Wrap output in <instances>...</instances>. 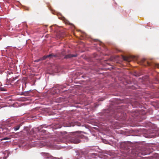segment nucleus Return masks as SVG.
<instances>
[{
	"instance_id": "nucleus-1",
	"label": "nucleus",
	"mask_w": 159,
	"mask_h": 159,
	"mask_svg": "<svg viewBox=\"0 0 159 159\" xmlns=\"http://www.w3.org/2000/svg\"><path fill=\"white\" fill-rule=\"evenodd\" d=\"M121 113H120L118 112L117 113L116 115L115 116H113L117 120H120V119H124V118H123V117L121 116Z\"/></svg>"
},
{
	"instance_id": "nucleus-2",
	"label": "nucleus",
	"mask_w": 159,
	"mask_h": 159,
	"mask_svg": "<svg viewBox=\"0 0 159 159\" xmlns=\"http://www.w3.org/2000/svg\"><path fill=\"white\" fill-rule=\"evenodd\" d=\"M46 159H56V158L53 157L52 156H50L48 154L46 153H42Z\"/></svg>"
},
{
	"instance_id": "nucleus-3",
	"label": "nucleus",
	"mask_w": 159,
	"mask_h": 159,
	"mask_svg": "<svg viewBox=\"0 0 159 159\" xmlns=\"http://www.w3.org/2000/svg\"><path fill=\"white\" fill-rule=\"evenodd\" d=\"M122 57L124 60L128 62H129L131 60V58L130 57L125 56L122 55Z\"/></svg>"
},
{
	"instance_id": "nucleus-4",
	"label": "nucleus",
	"mask_w": 159,
	"mask_h": 159,
	"mask_svg": "<svg viewBox=\"0 0 159 159\" xmlns=\"http://www.w3.org/2000/svg\"><path fill=\"white\" fill-rule=\"evenodd\" d=\"M79 136L77 137V139H73L71 140V142L74 143H79L80 140L79 139Z\"/></svg>"
},
{
	"instance_id": "nucleus-5",
	"label": "nucleus",
	"mask_w": 159,
	"mask_h": 159,
	"mask_svg": "<svg viewBox=\"0 0 159 159\" xmlns=\"http://www.w3.org/2000/svg\"><path fill=\"white\" fill-rule=\"evenodd\" d=\"M76 55H71V54H69L67 55L66 56L65 58H70L72 57H76Z\"/></svg>"
},
{
	"instance_id": "nucleus-6",
	"label": "nucleus",
	"mask_w": 159,
	"mask_h": 159,
	"mask_svg": "<svg viewBox=\"0 0 159 159\" xmlns=\"http://www.w3.org/2000/svg\"><path fill=\"white\" fill-rule=\"evenodd\" d=\"M52 54H50L49 55H47L46 56H44L43 57L42 60H44L46 59L47 57H50L52 56Z\"/></svg>"
},
{
	"instance_id": "nucleus-7",
	"label": "nucleus",
	"mask_w": 159,
	"mask_h": 159,
	"mask_svg": "<svg viewBox=\"0 0 159 159\" xmlns=\"http://www.w3.org/2000/svg\"><path fill=\"white\" fill-rule=\"evenodd\" d=\"M20 126V125H18L17 126H16V127H15L14 128V130L15 131H16V130H18L19 129Z\"/></svg>"
},
{
	"instance_id": "nucleus-8",
	"label": "nucleus",
	"mask_w": 159,
	"mask_h": 159,
	"mask_svg": "<svg viewBox=\"0 0 159 159\" xmlns=\"http://www.w3.org/2000/svg\"><path fill=\"white\" fill-rule=\"evenodd\" d=\"M155 66L156 67L159 68V65L158 64H156L155 65Z\"/></svg>"
},
{
	"instance_id": "nucleus-9",
	"label": "nucleus",
	"mask_w": 159,
	"mask_h": 159,
	"mask_svg": "<svg viewBox=\"0 0 159 159\" xmlns=\"http://www.w3.org/2000/svg\"><path fill=\"white\" fill-rule=\"evenodd\" d=\"M145 61V59H143L141 61L142 63H143Z\"/></svg>"
},
{
	"instance_id": "nucleus-10",
	"label": "nucleus",
	"mask_w": 159,
	"mask_h": 159,
	"mask_svg": "<svg viewBox=\"0 0 159 159\" xmlns=\"http://www.w3.org/2000/svg\"><path fill=\"white\" fill-rule=\"evenodd\" d=\"M95 155V154L94 153H92V156L93 157V156Z\"/></svg>"
},
{
	"instance_id": "nucleus-11",
	"label": "nucleus",
	"mask_w": 159,
	"mask_h": 159,
	"mask_svg": "<svg viewBox=\"0 0 159 159\" xmlns=\"http://www.w3.org/2000/svg\"><path fill=\"white\" fill-rule=\"evenodd\" d=\"M147 62V64H148V65L150 66V63H149L148 62Z\"/></svg>"
},
{
	"instance_id": "nucleus-12",
	"label": "nucleus",
	"mask_w": 159,
	"mask_h": 159,
	"mask_svg": "<svg viewBox=\"0 0 159 159\" xmlns=\"http://www.w3.org/2000/svg\"><path fill=\"white\" fill-rule=\"evenodd\" d=\"M3 89H0V91H2L3 90H2Z\"/></svg>"
},
{
	"instance_id": "nucleus-13",
	"label": "nucleus",
	"mask_w": 159,
	"mask_h": 159,
	"mask_svg": "<svg viewBox=\"0 0 159 159\" xmlns=\"http://www.w3.org/2000/svg\"><path fill=\"white\" fill-rule=\"evenodd\" d=\"M35 61V62H37V61Z\"/></svg>"
},
{
	"instance_id": "nucleus-14",
	"label": "nucleus",
	"mask_w": 159,
	"mask_h": 159,
	"mask_svg": "<svg viewBox=\"0 0 159 159\" xmlns=\"http://www.w3.org/2000/svg\"><path fill=\"white\" fill-rule=\"evenodd\" d=\"M80 33L81 32V31L80 30Z\"/></svg>"
},
{
	"instance_id": "nucleus-15",
	"label": "nucleus",
	"mask_w": 159,
	"mask_h": 159,
	"mask_svg": "<svg viewBox=\"0 0 159 159\" xmlns=\"http://www.w3.org/2000/svg\"><path fill=\"white\" fill-rule=\"evenodd\" d=\"M81 153H82V154H83V152H81Z\"/></svg>"
},
{
	"instance_id": "nucleus-16",
	"label": "nucleus",
	"mask_w": 159,
	"mask_h": 159,
	"mask_svg": "<svg viewBox=\"0 0 159 159\" xmlns=\"http://www.w3.org/2000/svg\"><path fill=\"white\" fill-rule=\"evenodd\" d=\"M80 44L81 43V42H80Z\"/></svg>"
}]
</instances>
